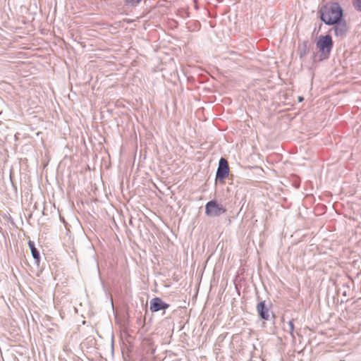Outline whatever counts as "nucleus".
Wrapping results in <instances>:
<instances>
[{
    "label": "nucleus",
    "instance_id": "1",
    "mask_svg": "<svg viewBox=\"0 0 361 361\" xmlns=\"http://www.w3.org/2000/svg\"><path fill=\"white\" fill-rule=\"evenodd\" d=\"M320 19L326 25H331L341 20L343 10L338 4L324 6L319 10Z\"/></svg>",
    "mask_w": 361,
    "mask_h": 361
},
{
    "label": "nucleus",
    "instance_id": "2",
    "mask_svg": "<svg viewBox=\"0 0 361 361\" xmlns=\"http://www.w3.org/2000/svg\"><path fill=\"white\" fill-rule=\"evenodd\" d=\"M317 47L321 52L320 60L327 59L333 47L331 37L329 35L320 36L317 42Z\"/></svg>",
    "mask_w": 361,
    "mask_h": 361
},
{
    "label": "nucleus",
    "instance_id": "3",
    "mask_svg": "<svg viewBox=\"0 0 361 361\" xmlns=\"http://www.w3.org/2000/svg\"><path fill=\"white\" fill-rule=\"evenodd\" d=\"M226 212L222 205L215 201H209L205 206V213L209 216H218Z\"/></svg>",
    "mask_w": 361,
    "mask_h": 361
},
{
    "label": "nucleus",
    "instance_id": "4",
    "mask_svg": "<svg viewBox=\"0 0 361 361\" xmlns=\"http://www.w3.org/2000/svg\"><path fill=\"white\" fill-rule=\"evenodd\" d=\"M229 173L228 161L224 158H221L216 174V180L223 181Z\"/></svg>",
    "mask_w": 361,
    "mask_h": 361
},
{
    "label": "nucleus",
    "instance_id": "5",
    "mask_svg": "<svg viewBox=\"0 0 361 361\" xmlns=\"http://www.w3.org/2000/svg\"><path fill=\"white\" fill-rule=\"evenodd\" d=\"M169 307V304L163 302L161 298L157 297L152 299L150 301V310L153 312L166 310Z\"/></svg>",
    "mask_w": 361,
    "mask_h": 361
},
{
    "label": "nucleus",
    "instance_id": "6",
    "mask_svg": "<svg viewBox=\"0 0 361 361\" xmlns=\"http://www.w3.org/2000/svg\"><path fill=\"white\" fill-rule=\"evenodd\" d=\"M334 27L331 28V30H334V34L336 36H343L347 31V25L345 22H342L341 20L338 21L336 23H334Z\"/></svg>",
    "mask_w": 361,
    "mask_h": 361
},
{
    "label": "nucleus",
    "instance_id": "7",
    "mask_svg": "<svg viewBox=\"0 0 361 361\" xmlns=\"http://www.w3.org/2000/svg\"><path fill=\"white\" fill-rule=\"evenodd\" d=\"M257 311L261 317V319L264 320H269V309L265 307V302L262 301L257 305Z\"/></svg>",
    "mask_w": 361,
    "mask_h": 361
},
{
    "label": "nucleus",
    "instance_id": "8",
    "mask_svg": "<svg viewBox=\"0 0 361 361\" xmlns=\"http://www.w3.org/2000/svg\"><path fill=\"white\" fill-rule=\"evenodd\" d=\"M29 247L30 248L32 255L35 259H36L37 262L39 260V253L37 248L35 246V243L32 241H29L28 243Z\"/></svg>",
    "mask_w": 361,
    "mask_h": 361
},
{
    "label": "nucleus",
    "instance_id": "9",
    "mask_svg": "<svg viewBox=\"0 0 361 361\" xmlns=\"http://www.w3.org/2000/svg\"><path fill=\"white\" fill-rule=\"evenodd\" d=\"M141 0H124V2L126 5L135 6L137 5Z\"/></svg>",
    "mask_w": 361,
    "mask_h": 361
},
{
    "label": "nucleus",
    "instance_id": "10",
    "mask_svg": "<svg viewBox=\"0 0 361 361\" xmlns=\"http://www.w3.org/2000/svg\"><path fill=\"white\" fill-rule=\"evenodd\" d=\"M286 331H289L290 334H293V331H294L293 320H290L288 322V329Z\"/></svg>",
    "mask_w": 361,
    "mask_h": 361
},
{
    "label": "nucleus",
    "instance_id": "11",
    "mask_svg": "<svg viewBox=\"0 0 361 361\" xmlns=\"http://www.w3.org/2000/svg\"><path fill=\"white\" fill-rule=\"evenodd\" d=\"M306 54V45L303 46V51L300 49V56L303 57Z\"/></svg>",
    "mask_w": 361,
    "mask_h": 361
},
{
    "label": "nucleus",
    "instance_id": "12",
    "mask_svg": "<svg viewBox=\"0 0 361 361\" xmlns=\"http://www.w3.org/2000/svg\"><path fill=\"white\" fill-rule=\"evenodd\" d=\"M354 5L359 11H361V0H357Z\"/></svg>",
    "mask_w": 361,
    "mask_h": 361
},
{
    "label": "nucleus",
    "instance_id": "13",
    "mask_svg": "<svg viewBox=\"0 0 361 361\" xmlns=\"http://www.w3.org/2000/svg\"><path fill=\"white\" fill-rule=\"evenodd\" d=\"M298 99H299V101H300V102H301V101L302 100V98L300 97L298 98Z\"/></svg>",
    "mask_w": 361,
    "mask_h": 361
}]
</instances>
